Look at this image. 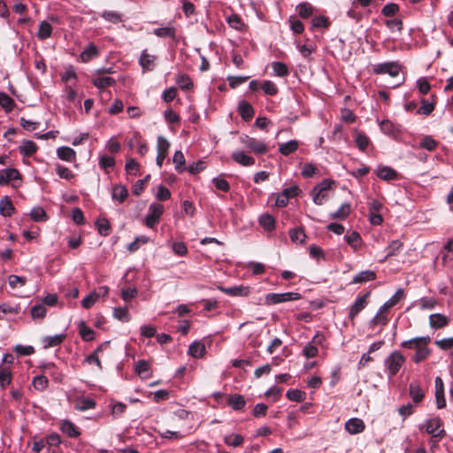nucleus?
I'll use <instances>...</instances> for the list:
<instances>
[{"label": "nucleus", "instance_id": "nucleus-15", "mask_svg": "<svg viewBox=\"0 0 453 453\" xmlns=\"http://www.w3.org/2000/svg\"><path fill=\"white\" fill-rule=\"evenodd\" d=\"M153 34L160 38H171L175 40L177 37V29L169 23L166 27L155 28Z\"/></svg>", "mask_w": 453, "mask_h": 453}, {"label": "nucleus", "instance_id": "nucleus-16", "mask_svg": "<svg viewBox=\"0 0 453 453\" xmlns=\"http://www.w3.org/2000/svg\"><path fill=\"white\" fill-rule=\"evenodd\" d=\"M231 157L234 162L242 166H250L255 164V158L242 150L234 151Z\"/></svg>", "mask_w": 453, "mask_h": 453}, {"label": "nucleus", "instance_id": "nucleus-26", "mask_svg": "<svg viewBox=\"0 0 453 453\" xmlns=\"http://www.w3.org/2000/svg\"><path fill=\"white\" fill-rule=\"evenodd\" d=\"M65 338V334H59L55 335L45 336L42 338V343L44 349L58 346L63 342Z\"/></svg>", "mask_w": 453, "mask_h": 453}, {"label": "nucleus", "instance_id": "nucleus-59", "mask_svg": "<svg viewBox=\"0 0 453 453\" xmlns=\"http://www.w3.org/2000/svg\"><path fill=\"white\" fill-rule=\"evenodd\" d=\"M96 224L101 235L107 236L110 234L111 226L106 219H98Z\"/></svg>", "mask_w": 453, "mask_h": 453}, {"label": "nucleus", "instance_id": "nucleus-36", "mask_svg": "<svg viewBox=\"0 0 453 453\" xmlns=\"http://www.w3.org/2000/svg\"><path fill=\"white\" fill-rule=\"evenodd\" d=\"M344 240L354 250H357L360 247L362 242L360 234L356 231H353L350 234H346L344 236Z\"/></svg>", "mask_w": 453, "mask_h": 453}, {"label": "nucleus", "instance_id": "nucleus-43", "mask_svg": "<svg viewBox=\"0 0 453 453\" xmlns=\"http://www.w3.org/2000/svg\"><path fill=\"white\" fill-rule=\"evenodd\" d=\"M244 441L243 436L237 434H230L224 437V442L227 446L238 447Z\"/></svg>", "mask_w": 453, "mask_h": 453}, {"label": "nucleus", "instance_id": "nucleus-54", "mask_svg": "<svg viewBox=\"0 0 453 453\" xmlns=\"http://www.w3.org/2000/svg\"><path fill=\"white\" fill-rule=\"evenodd\" d=\"M57 174L61 178L65 180H71L74 177L73 173L66 166H64L62 165L57 164L55 167Z\"/></svg>", "mask_w": 453, "mask_h": 453}, {"label": "nucleus", "instance_id": "nucleus-20", "mask_svg": "<svg viewBox=\"0 0 453 453\" xmlns=\"http://www.w3.org/2000/svg\"><path fill=\"white\" fill-rule=\"evenodd\" d=\"M98 48L94 43H89L84 50L81 53L80 58L83 63L89 62L93 58L98 57Z\"/></svg>", "mask_w": 453, "mask_h": 453}, {"label": "nucleus", "instance_id": "nucleus-12", "mask_svg": "<svg viewBox=\"0 0 453 453\" xmlns=\"http://www.w3.org/2000/svg\"><path fill=\"white\" fill-rule=\"evenodd\" d=\"M431 339L429 336H420V337H415L407 341H403L401 343V347L411 349H418L419 348L423 347L424 345H428Z\"/></svg>", "mask_w": 453, "mask_h": 453}, {"label": "nucleus", "instance_id": "nucleus-11", "mask_svg": "<svg viewBox=\"0 0 453 453\" xmlns=\"http://www.w3.org/2000/svg\"><path fill=\"white\" fill-rule=\"evenodd\" d=\"M19 172L15 168H5L0 171V186L9 185L11 181L20 180Z\"/></svg>", "mask_w": 453, "mask_h": 453}, {"label": "nucleus", "instance_id": "nucleus-39", "mask_svg": "<svg viewBox=\"0 0 453 453\" xmlns=\"http://www.w3.org/2000/svg\"><path fill=\"white\" fill-rule=\"evenodd\" d=\"M188 353L190 356L196 358L202 357L205 353V346L203 343L199 342H193L188 348Z\"/></svg>", "mask_w": 453, "mask_h": 453}, {"label": "nucleus", "instance_id": "nucleus-58", "mask_svg": "<svg viewBox=\"0 0 453 453\" xmlns=\"http://www.w3.org/2000/svg\"><path fill=\"white\" fill-rule=\"evenodd\" d=\"M290 29L294 34L299 35L302 34L304 30V26L303 22L295 17H290L288 19Z\"/></svg>", "mask_w": 453, "mask_h": 453}, {"label": "nucleus", "instance_id": "nucleus-8", "mask_svg": "<svg viewBox=\"0 0 453 453\" xmlns=\"http://www.w3.org/2000/svg\"><path fill=\"white\" fill-rule=\"evenodd\" d=\"M170 142L163 136H158L157 141V155L156 158L157 165L161 167L165 158L168 154Z\"/></svg>", "mask_w": 453, "mask_h": 453}, {"label": "nucleus", "instance_id": "nucleus-25", "mask_svg": "<svg viewBox=\"0 0 453 453\" xmlns=\"http://www.w3.org/2000/svg\"><path fill=\"white\" fill-rule=\"evenodd\" d=\"M227 404L234 411H242L246 405V401L242 395L234 394L227 397Z\"/></svg>", "mask_w": 453, "mask_h": 453}, {"label": "nucleus", "instance_id": "nucleus-4", "mask_svg": "<svg viewBox=\"0 0 453 453\" xmlns=\"http://www.w3.org/2000/svg\"><path fill=\"white\" fill-rule=\"evenodd\" d=\"M240 142L250 150L257 155H263L267 151V145L264 141L257 140L247 134L240 136Z\"/></svg>", "mask_w": 453, "mask_h": 453}, {"label": "nucleus", "instance_id": "nucleus-52", "mask_svg": "<svg viewBox=\"0 0 453 453\" xmlns=\"http://www.w3.org/2000/svg\"><path fill=\"white\" fill-rule=\"evenodd\" d=\"M405 298L404 291L399 288L395 293L385 303V307L391 308Z\"/></svg>", "mask_w": 453, "mask_h": 453}, {"label": "nucleus", "instance_id": "nucleus-44", "mask_svg": "<svg viewBox=\"0 0 453 453\" xmlns=\"http://www.w3.org/2000/svg\"><path fill=\"white\" fill-rule=\"evenodd\" d=\"M98 165L100 168L108 173V169L114 167L115 159L112 157L103 154L99 156Z\"/></svg>", "mask_w": 453, "mask_h": 453}, {"label": "nucleus", "instance_id": "nucleus-57", "mask_svg": "<svg viewBox=\"0 0 453 453\" xmlns=\"http://www.w3.org/2000/svg\"><path fill=\"white\" fill-rule=\"evenodd\" d=\"M100 297V293L91 292L89 295L85 296L81 301V305L85 309L91 308L94 303L98 300Z\"/></svg>", "mask_w": 453, "mask_h": 453}, {"label": "nucleus", "instance_id": "nucleus-31", "mask_svg": "<svg viewBox=\"0 0 453 453\" xmlns=\"http://www.w3.org/2000/svg\"><path fill=\"white\" fill-rule=\"evenodd\" d=\"M410 396L415 403H419L424 399V393L416 382H411L409 387Z\"/></svg>", "mask_w": 453, "mask_h": 453}, {"label": "nucleus", "instance_id": "nucleus-34", "mask_svg": "<svg viewBox=\"0 0 453 453\" xmlns=\"http://www.w3.org/2000/svg\"><path fill=\"white\" fill-rule=\"evenodd\" d=\"M51 34H52L51 25L47 20L42 21L39 24V29L36 34V36L40 40H46L51 36Z\"/></svg>", "mask_w": 453, "mask_h": 453}, {"label": "nucleus", "instance_id": "nucleus-47", "mask_svg": "<svg viewBox=\"0 0 453 453\" xmlns=\"http://www.w3.org/2000/svg\"><path fill=\"white\" fill-rule=\"evenodd\" d=\"M30 314L34 319H42L47 314V309L42 303L35 304L31 308Z\"/></svg>", "mask_w": 453, "mask_h": 453}, {"label": "nucleus", "instance_id": "nucleus-24", "mask_svg": "<svg viewBox=\"0 0 453 453\" xmlns=\"http://www.w3.org/2000/svg\"><path fill=\"white\" fill-rule=\"evenodd\" d=\"M429 324L433 328H442L449 324V319L441 313L431 314L429 316Z\"/></svg>", "mask_w": 453, "mask_h": 453}, {"label": "nucleus", "instance_id": "nucleus-3", "mask_svg": "<svg viewBox=\"0 0 453 453\" xmlns=\"http://www.w3.org/2000/svg\"><path fill=\"white\" fill-rule=\"evenodd\" d=\"M164 213V206L160 203H152L149 206L148 214L144 219V224L147 227L153 229L159 222Z\"/></svg>", "mask_w": 453, "mask_h": 453}, {"label": "nucleus", "instance_id": "nucleus-21", "mask_svg": "<svg viewBox=\"0 0 453 453\" xmlns=\"http://www.w3.org/2000/svg\"><path fill=\"white\" fill-rule=\"evenodd\" d=\"M377 176L383 180H397L398 173L389 166H381L377 169Z\"/></svg>", "mask_w": 453, "mask_h": 453}, {"label": "nucleus", "instance_id": "nucleus-10", "mask_svg": "<svg viewBox=\"0 0 453 453\" xmlns=\"http://www.w3.org/2000/svg\"><path fill=\"white\" fill-rule=\"evenodd\" d=\"M218 288L230 296H248L250 293V288L244 285L233 286L229 288L219 286Z\"/></svg>", "mask_w": 453, "mask_h": 453}, {"label": "nucleus", "instance_id": "nucleus-41", "mask_svg": "<svg viewBox=\"0 0 453 453\" xmlns=\"http://www.w3.org/2000/svg\"><path fill=\"white\" fill-rule=\"evenodd\" d=\"M355 142L357 148L364 152L370 144V139L365 134L359 132L355 135Z\"/></svg>", "mask_w": 453, "mask_h": 453}, {"label": "nucleus", "instance_id": "nucleus-32", "mask_svg": "<svg viewBox=\"0 0 453 453\" xmlns=\"http://www.w3.org/2000/svg\"><path fill=\"white\" fill-rule=\"evenodd\" d=\"M258 222L266 231H273L275 229V219L271 214H262L258 219Z\"/></svg>", "mask_w": 453, "mask_h": 453}, {"label": "nucleus", "instance_id": "nucleus-6", "mask_svg": "<svg viewBox=\"0 0 453 453\" xmlns=\"http://www.w3.org/2000/svg\"><path fill=\"white\" fill-rule=\"evenodd\" d=\"M301 298L299 293L286 292V293H270L265 296V303L267 304H277L289 301H295Z\"/></svg>", "mask_w": 453, "mask_h": 453}, {"label": "nucleus", "instance_id": "nucleus-2", "mask_svg": "<svg viewBox=\"0 0 453 453\" xmlns=\"http://www.w3.org/2000/svg\"><path fill=\"white\" fill-rule=\"evenodd\" d=\"M372 73L375 74H388L391 77H396L402 69L397 61H389L372 65Z\"/></svg>", "mask_w": 453, "mask_h": 453}, {"label": "nucleus", "instance_id": "nucleus-46", "mask_svg": "<svg viewBox=\"0 0 453 453\" xmlns=\"http://www.w3.org/2000/svg\"><path fill=\"white\" fill-rule=\"evenodd\" d=\"M176 83L182 90H189L193 88V81L188 74H179Z\"/></svg>", "mask_w": 453, "mask_h": 453}, {"label": "nucleus", "instance_id": "nucleus-55", "mask_svg": "<svg viewBox=\"0 0 453 453\" xmlns=\"http://www.w3.org/2000/svg\"><path fill=\"white\" fill-rule=\"evenodd\" d=\"M286 396L290 401L300 403L304 401L305 393L299 389H289L288 390Z\"/></svg>", "mask_w": 453, "mask_h": 453}, {"label": "nucleus", "instance_id": "nucleus-14", "mask_svg": "<svg viewBox=\"0 0 453 453\" xmlns=\"http://www.w3.org/2000/svg\"><path fill=\"white\" fill-rule=\"evenodd\" d=\"M156 57L148 53L147 50H142L139 64L142 68L143 72L152 71L155 67Z\"/></svg>", "mask_w": 453, "mask_h": 453}, {"label": "nucleus", "instance_id": "nucleus-62", "mask_svg": "<svg viewBox=\"0 0 453 453\" xmlns=\"http://www.w3.org/2000/svg\"><path fill=\"white\" fill-rule=\"evenodd\" d=\"M96 402L91 398H81L77 403V409L80 411H87L95 408Z\"/></svg>", "mask_w": 453, "mask_h": 453}, {"label": "nucleus", "instance_id": "nucleus-19", "mask_svg": "<svg viewBox=\"0 0 453 453\" xmlns=\"http://www.w3.org/2000/svg\"><path fill=\"white\" fill-rule=\"evenodd\" d=\"M128 196V189L126 186L121 184L114 185L111 190V197L113 200L118 201L119 203H124Z\"/></svg>", "mask_w": 453, "mask_h": 453}, {"label": "nucleus", "instance_id": "nucleus-51", "mask_svg": "<svg viewBox=\"0 0 453 453\" xmlns=\"http://www.w3.org/2000/svg\"><path fill=\"white\" fill-rule=\"evenodd\" d=\"M419 146L422 149L432 151L438 146V142H436L431 135H426L421 139Z\"/></svg>", "mask_w": 453, "mask_h": 453}, {"label": "nucleus", "instance_id": "nucleus-37", "mask_svg": "<svg viewBox=\"0 0 453 453\" xmlns=\"http://www.w3.org/2000/svg\"><path fill=\"white\" fill-rule=\"evenodd\" d=\"M135 372L142 379L149 378L150 376V364L145 360H139L135 366Z\"/></svg>", "mask_w": 453, "mask_h": 453}, {"label": "nucleus", "instance_id": "nucleus-29", "mask_svg": "<svg viewBox=\"0 0 453 453\" xmlns=\"http://www.w3.org/2000/svg\"><path fill=\"white\" fill-rule=\"evenodd\" d=\"M376 279V273L372 270H365L358 273L354 276L352 283H365L367 281L374 280Z\"/></svg>", "mask_w": 453, "mask_h": 453}, {"label": "nucleus", "instance_id": "nucleus-45", "mask_svg": "<svg viewBox=\"0 0 453 453\" xmlns=\"http://www.w3.org/2000/svg\"><path fill=\"white\" fill-rule=\"evenodd\" d=\"M298 14L303 19H307L313 14V7L311 4L304 2L296 6Z\"/></svg>", "mask_w": 453, "mask_h": 453}, {"label": "nucleus", "instance_id": "nucleus-49", "mask_svg": "<svg viewBox=\"0 0 453 453\" xmlns=\"http://www.w3.org/2000/svg\"><path fill=\"white\" fill-rule=\"evenodd\" d=\"M173 162L175 164V170L179 173H182L185 170V157L180 150L175 151L173 157Z\"/></svg>", "mask_w": 453, "mask_h": 453}, {"label": "nucleus", "instance_id": "nucleus-7", "mask_svg": "<svg viewBox=\"0 0 453 453\" xmlns=\"http://www.w3.org/2000/svg\"><path fill=\"white\" fill-rule=\"evenodd\" d=\"M300 192L301 190L297 185L284 188L281 193L277 195L275 205L280 208L287 206L289 199L297 196Z\"/></svg>", "mask_w": 453, "mask_h": 453}, {"label": "nucleus", "instance_id": "nucleus-38", "mask_svg": "<svg viewBox=\"0 0 453 453\" xmlns=\"http://www.w3.org/2000/svg\"><path fill=\"white\" fill-rule=\"evenodd\" d=\"M78 328L79 334L84 341L89 342L94 339V330L88 327L84 321L79 323Z\"/></svg>", "mask_w": 453, "mask_h": 453}, {"label": "nucleus", "instance_id": "nucleus-63", "mask_svg": "<svg viewBox=\"0 0 453 453\" xmlns=\"http://www.w3.org/2000/svg\"><path fill=\"white\" fill-rule=\"evenodd\" d=\"M27 283V279L25 277L18 276L12 274L9 276V286L14 289L17 287H23Z\"/></svg>", "mask_w": 453, "mask_h": 453}, {"label": "nucleus", "instance_id": "nucleus-13", "mask_svg": "<svg viewBox=\"0 0 453 453\" xmlns=\"http://www.w3.org/2000/svg\"><path fill=\"white\" fill-rule=\"evenodd\" d=\"M365 428L364 421L358 418H351L345 423V429L350 434H360Z\"/></svg>", "mask_w": 453, "mask_h": 453}, {"label": "nucleus", "instance_id": "nucleus-23", "mask_svg": "<svg viewBox=\"0 0 453 453\" xmlns=\"http://www.w3.org/2000/svg\"><path fill=\"white\" fill-rule=\"evenodd\" d=\"M60 430L71 438L78 437L81 434L78 427L68 419L61 422Z\"/></svg>", "mask_w": 453, "mask_h": 453}, {"label": "nucleus", "instance_id": "nucleus-42", "mask_svg": "<svg viewBox=\"0 0 453 453\" xmlns=\"http://www.w3.org/2000/svg\"><path fill=\"white\" fill-rule=\"evenodd\" d=\"M226 22L232 28L235 30L242 31L244 28V23L238 14L234 13L228 16L226 18Z\"/></svg>", "mask_w": 453, "mask_h": 453}, {"label": "nucleus", "instance_id": "nucleus-17", "mask_svg": "<svg viewBox=\"0 0 453 453\" xmlns=\"http://www.w3.org/2000/svg\"><path fill=\"white\" fill-rule=\"evenodd\" d=\"M237 109L242 119L245 121L250 120L254 116L255 111L252 105L245 100H242L238 104Z\"/></svg>", "mask_w": 453, "mask_h": 453}, {"label": "nucleus", "instance_id": "nucleus-9", "mask_svg": "<svg viewBox=\"0 0 453 453\" xmlns=\"http://www.w3.org/2000/svg\"><path fill=\"white\" fill-rule=\"evenodd\" d=\"M369 296L370 292H366L356 299L355 303L349 308V317L350 319H354L357 314L366 307Z\"/></svg>", "mask_w": 453, "mask_h": 453}, {"label": "nucleus", "instance_id": "nucleus-27", "mask_svg": "<svg viewBox=\"0 0 453 453\" xmlns=\"http://www.w3.org/2000/svg\"><path fill=\"white\" fill-rule=\"evenodd\" d=\"M15 211V208L11 199L5 196L0 200V214L4 217H11Z\"/></svg>", "mask_w": 453, "mask_h": 453}, {"label": "nucleus", "instance_id": "nucleus-28", "mask_svg": "<svg viewBox=\"0 0 453 453\" xmlns=\"http://www.w3.org/2000/svg\"><path fill=\"white\" fill-rule=\"evenodd\" d=\"M351 211V205L349 203H342L339 209L335 211L330 214V218L334 219H340L344 220L348 218Z\"/></svg>", "mask_w": 453, "mask_h": 453}, {"label": "nucleus", "instance_id": "nucleus-53", "mask_svg": "<svg viewBox=\"0 0 453 453\" xmlns=\"http://www.w3.org/2000/svg\"><path fill=\"white\" fill-rule=\"evenodd\" d=\"M113 317L122 322H127L130 320V315L127 307L114 308Z\"/></svg>", "mask_w": 453, "mask_h": 453}, {"label": "nucleus", "instance_id": "nucleus-61", "mask_svg": "<svg viewBox=\"0 0 453 453\" xmlns=\"http://www.w3.org/2000/svg\"><path fill=\"white\" fill-rule=\"evenodd\" d=\"M290 239L293 242L303 243L306 238V234L302 228H295L289 231Z\"/></svg>", "mask_w": 453, "mask_h": 453}, {"label": "nucleus", "instance_id": "nucleus-40", "mask_svg": "<svg viewBox=\"0 0 453 453\" xmlns=\"http://www.w3.org/2000/svg\"><path fill=\"white\" fill-rule=\"evenodd\" d=\"M0 105L6 112H11L14 106V100L4 92H0Z\"/></svg>", "mask_w": 453, "mask_h": 453}, {"label": "nucleus", "instance_id": "nucleus-35", "mask_svg": "<svg viewBox=\"0 0 453 453\" xmlns=\"http://www.w3.org/2000/svg\"><path fill=\"white\" fill-rule=\"evenodd\" d=\"M100 16L112 24H118L123 21L122 14L115 11L105 10L100 13Z\"/></svg>", "mask_w": 453, "mask_h": 453}, {"label": "nucleus", "instance_id": "nucleus-33", "mask_svg": "<svg viewBox=\"0 0 453 453\" xmlns=\"http://www.w3.org/2000/svg\"><path fill=\"white\" fill-rule=\"evenodd\" d=\"M298 146L299 142L296 140H290L287 142L280 144L279 151L283 156H289L298 149Z\"/></svg>", "mask_w": 453, "mask_h": 453}, {"label": "nucleus", "instance_id": "nucleus-64", "mask_svg": "<svg viewBox=\"0 0 453 453\" xmlns=\"http://www.w3.org/2000/svg\"><path fill=\"white\" fill-rule=\"evenodd\" d=\"M318 353L319 349L312 342H308L303 349V354L306 358L315 357L318 356Z\"/></svg>", "mask_w": 453, "mask_h": 453}, {"label": "nucleus", "instance_id": "nucleus-18", "mask_svg": "<svg viewBox=\"0 0 453 453\" xmlns=\"http://www.w3.org/2000/svg\"><path fill=\"white\" fill-rule=\"evenodd\" d=\"M92 84L98 89H104L108 87L113 86L116 81L110 76H101L100 74L95 75L92 80Z\"/></svg>", "mask_w": 453, "mask_h": 453}, {"label": "nucleus", "instance_id": "nucleus-60", "mask_svg": "<svg viewBox=\"0 0 453 453\" xmlns=\"http://www.w3.org/2000/svg\"><path fill=\"white\" fill-rule=\"evenodd\" d=\"M49 380L43 375L35 376L33 380V385L36 390L43 391L48 387Z\"/></svg>", "mask_w": 453, "mask_h": 453}, {"label": "nucleus", "instance_id": "nucleus-5", "mask_svg": "<svg viewBox=\"0 0 453 453\" xmlns=\"http://www.w3.org/2000/svg\"><path fill=\"white\" fill-rule=\"evenodd\" d=\"M441 426L442 422L438 417L427 419L424 425L426 432L432 435L434 442L445 435V431L441 429Z\"/></svg>", "mask_w": 453, "mask_h": 453}, {"label": "nucleus", "instance_id": "nucleus-56", "mask_svg": "<svg viewBox=\"0 0 453 453\" xmlns=\"http://www.w3.org/2000/svg\"><path fill=\"white\" fill-rule=\"evenodd\" d=\"M272 67L277 76L285 77L289 73L288 66L282 62H273Z\"/></svg>", "mask_w": 453, "mask_h": 453}, {"label": "nucleus", "instance_id": "nucleus-22", "mask_svg": "<svg viewBox=\"0 0 453 453\" xmlns=\"http://www.w3.org/2000/svg\"><path fill=\"white\" fill-rule=\"evenodd\" d=\"M57 156L61 160L66 162H74L76 160V152L70 147L62 146L58 148Z\"/></svg>", "mask_w": 453, "mask_h": 453}, {"label": "nucleus", "instance_id": "nucleus-50", "mask_svg": "<svg viewBox=\"0 0 453 453\" xmlns=\"http://www.w3.org/2000/svg\"><path fill=\"white\" fill-rule=\"evenodd\" d=\"M12 372L10 368L8 367H1L0 368V387L1 388H4L8 386L12 381Z\"/></svg>", "mask_w": 453, "mask_h": 453}, {"label": "nucleus", "instance_id": "nucleus-48", "mask_svg": "<svg viewBox=\"0 0 453 453\" xmlns=\"http://www.w3.org/2000/svg\"><path fill=\"white\" fill-rule=\"evenodd\" d=\"M431 351L427 348V345H424L423 347L417 349L413 357H411L412 361L415 363H420L426 359L428 356L430 355Z\"/></svg>", "mask_w": 453, "mask_h": 453}, {"label": "nucleus", "instance_id": "nucleus-1", "mask_svg": "<svg viewBox=\"0 0 453 453\" xmlns=\"http://www.w3.org/2000/svg\"><path fill=\"white\" fill-rule=\"evenodd\" d=\"M404 357L399 350L393 351L386 359L385 366L387 368L388 378L395 376L404 363Z\"/></svg>", "mask_w": 453, "mask_h": 453}, {"label": "nucleus", "instance_id": "nucleus-30", "mask_svg": "<svg viewBox=\"0 0 453 453\" xmlns=\"http://www.w3.org/2000/svg\"><path fill=\"white\" fill-rule=\"evenodd\" d=\"M37 145L31 140H24L19 146V153L30 157L37 151Z\"/></svg>", "mask_w": 453, "mask_h": 453}]
</instances>
